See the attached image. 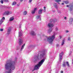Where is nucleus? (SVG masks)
Returning a JSON list of instances; mask_svg holds the SVG:
<instances>
[{
    "label": "nucleus",
    "mask_w": 73,
    "mask_h": 73,
    "mask_svg": "<svg viewBox=\"0 0 73 73\" xmlns=\"http://www.w3.org/2000/svg\"><path fill=\"white\" fill-rule=\"evenodd\" d=\"M46 55L45 54V51H43L40 52V56H39V55H38L37 56H35V59L36 61H37L38 60L42 58V57H45Z\"/></svg>",
    "instance_id": "nucleus-1"
},
{
    "label": "nucleus",
    "mask_w": 73,
    "mask_h": 73,
    "mask_svg": "<svg viewBox=\"0 0 73 73\" xmlns=\"http://www.w3.org/2000/svg\"><path fill=\"white\" fill-rule=\"evenodd\" d=\"M45 59L44 58L42 60H41L40 62H39L38 64L35 65L34 67V69L32 70L33 72L35 70H37V69H39L40 68L42 65L43 63H44V62L45 61Z\"/></svg>",
    "instance_id": "nucleus-2"
},
{
    "label": "nucleus",
    "mask_w": 73,
    "mask_h": 73,
    "mask_svg": "<svg viewBox=\"0 0 73 73\" xmlns=\"http://www.w3.org/2000/svg\"><path fill=\"white\" fill-rule=\"evenodd\" d=\"M46 39H44L45 41H47L48 42L51 44L52 43L54 39V35L52 36H50L49 37L48 36H45Z\"/></svg>",
    "instance_id": "nucleus-3"
},
{
    "label": "nucleus",
    "mask_w": 73,
    "mask_h": 73,
    "mask_svg": "<svg viewBox=\"0 0 73 73\" xmlns=\"http://www.w3.org/2000/svg\"><path fill=\"white\" fill-rule=\"evenodd\" d=\"M53 26H54V25L52 23H49L48 24V27L49 28H51L48 30L47 33H49L52 31V28L53 27Z\"/></svg>",
    "instance_id": "nucleus-4"
},
{
    "label": "nucleus",
    "mask_w": 73,
    "mask_h": 73,
    "mask_svg": "<svg viewBox=\"0 0 73 73\" xmlns=\"http://www.w3.org/2000/svg\"><path fill=\"white\" fill-rule=\"evenodd\" d=\"M66 7H69V8L70 9V11H72L73 9V2L72 4H70L69 5H67Z\"/></svg>",
    "instance_id": "nucleus-5"
},
{
    "label": "nucleus",
    "mask_w": 73,
    "mask_h": 73,
    "mask_svg": "<svg viewBox=\"0 0 73 73\" xmlns=\"http://www.w3.org/2000/svg\"><path fill=\"white\" fill-rule=\"evenodd\" d=\"M62 55H63V52H61L59 56V61L60 62H61V60H62Z\"/></svg>",
    "instance_id": "nucleus-6"
},
{
    "label": "nucleus",
    "mask_w": 73,
    "mask_h": 73,
    "mask_svg": "<svg viewBox=\"0 0 73 73\" xmlns=\"http://www.w3.org/2000/svg\"><path fill=\"white\" fill-rule=\"evenodd\" d=\"M12 12L11 11H6L3 13V15H9L10 14L12 13Z\"/></svg>",
    "instance_id": "nucleus-7"
},
{
    "label": "nucleus",
    "mask_w": 73,
    "mask_h": 73,
    "mask_svg": "<svg viewBox=\"0 0 73 73\" xmlns=\"http://www.w3.org/2000/svg\"><path fill=\"white\" fill-rule=\"evenodd\" d=\"M23 40L21 38H20L19 40V45H21L22 44H23Z\"/></svg>",
    "instance_id": "nucleus-8"
},
{
    "label": "nucleus",
    "mask_w": 73,
    "mask_h": 73,
    "mask_svg": "<svg viewBox=\"0 0 73 73\" xmlns=\"http://www.w3.org/2000/svg\"><path fill=\"white\" fill-rule=\"evenodd\" d=\"M4 20H5V17H3L2 19L0 21V25H1L3 23V21H4Z\"/></svg>",
    "instance_id": "nucleus-9"
},
{
    "label": "nucleus",
    "mask_w": 73,
    "mask_h": 73,
    "mask_svg": "<svg viewBox=\"0 0 73 73\" xmlns=\"http://www.w3.org/2000/svg\"><path fill=\"white\" fill-rule=\"evenodd\" d=\"M31 35H32V36H35L36 35V33H35V32H34L33 31H32L31 32Z\"/></svg>",
    "instance_id": "nucleus-10"
},
{
    "label": "nucleus",
    "mask_w": 73,
    "mask_h": 73,
    "mask_svg": "<svg viewBox=\"0 0 73 73\" xmlns=\"http://www.w3.org/2000/svg\"><path fill=\"white\" fill-rule=\"evenodd\" d=\"M37 10V8H35L34 10L31 11L32 14H34L35 13V11Z\"/></svg>",
    "instance_id": "nucleus-11"
},
{
    "label": "nucleus",
    "mask_w": 73,
    "mask_h": 73,
    "mask_svg": "<svg viewBox=\"0 0 73 73\" xmlns=\"http://www.w3.org/2000/svg\"><path fill=\"white\" fill-rule=\"evenodd\" d=\"M73 18H70V19L69 20V23H70V24H72V22H73Z\"/></svg>",
    "instance_id": "nucleus-12"
},
{
    "label": "nucleus",
    "mask_w": 73,
    "mask_h": 73,
    "mask_svg": "<svg viewBox=\"0 0 73 73\" xmlns=\"http://www.w3.org/2000/svg\"><path fill=\"white\" fill-rule=\"evenodd\" d=\"M23 35V31H21L19 32V37H21Z\"/></svg>",
    "instance_id": "nucleus-13"
},
{
    "label": "nucleus",
    "mask_w": 73,
    "mask_h": 73,
    "mask_svg": "<svg viewBox=\"0 0 73 73\" xmlns=\"http://www.w3.org/2000/svg\"><path fill=\"white\" fill-rule=\"evenodd\" d=\"M11 28H9L7 30V34L9 35L11 33Z\"/></svg>",
    "instance_id": "nucleus-14"
},
{
    "label": "nucleus",
    "mask_w": 73,
    "mask_h": 73,
    "mask_svg": "<svg viewBox=\"0 0 73 73\" xmlns=\"http://www.w3.org/2000/svg\"><path fill=\"white\" fill-rule=\"evenodd\" d=\"M25 46V44L22 46L21 48V50H20L21 51H22V50H23V49H24V46Z\"/></svg>",
    "instance_id": "nucleus-15"
},
{
    "label": "nucleus",
    "mask_w": 73,
    "mask_h": 73,
    "mask_svg": "<svg viewBox=\"0 0 73 73\" xmlns=\"http://www.w3.org/2000/svg\"><path fill=\"white\" fill-rule=\"evenodd\" d=\"M42 9H40L38 11V14H39L40 15L41 14V13H42Z\"/></svg>",
    "instance_id": "nucleus-16"
},
{
    "label": "nucleus",
    "mask_w": 73,
    "mask_h": 73,
    "mask_svg": "<svg viewBox=\"0 0 73 73\" xmlns=\"http://www.w3.org/2000/svg\"><path fill=\"white\" fill-rule=\"evenodd\" d=\"M54 6L55 8H56V9H57L58 8V7H57V3H55L54 4Z\"/></svg>",
    "instance_id": "nucleus-17"
},
{
    "label": "nucleus",
    "mask_w": 73,
    "mask_h": 73,
    "mask_svg": "<svg viewBox=\"0 0 73 73\" xmlns=\"http://www.w3.org/2000/svg\"><path fill=\"white\" fill-rule=\"evenodd\" d=\"M62 66L63 67H65V66H66V64L65 63V62H63L62 64Z\"/></svg>",
    "instance_id": "nucleus-18"
},
{
    "label": "nucleus",
    "mask_w": 73,
    "mask_h": 73,
    "mask_svg": "<svg viewBox=\"0 0 73 73\" xmlns=\"http://www.w3.org/2000/svg\"><path fill=\"white\" fill-rule=\"evenodd\" d=\"M17 4V3L16 2H13L12 3V5H15Z\"/></svg>",
    "instance_id": "nucleus-19"
},
{
    "label": "nucleus",
    "mask_w": 73,
    "mask_h": 73,
    "mask_svg": "<svg viewBox=\"0 0 73 73\" xmlns=\"http://www.w3.org/2000/svg\"><path fill=\"white\" fill-rule=\"evenodd\" d=\"M14 19V18H13V17H12L10 18L9 20L11 21H13V19Z\"/></svg>",
    "instance_id": "nucleus-20"
},
{
    "label": "nucleus",
    "mask_w": 73,
    "mask_h": 73,
    "mask_svg": "<svg viewBox=\"0 0 73 73\" xmlns=\"http://www.w3.org/2000/svg\"><path fill=\"white\" fill-rule=\"evenodd\" d=\"M63 2L65 3V4H68L69 3V1H64Z\"/></svg>",
    "instance_id": "nucleus-21"
},
{
    "label": "nucleus",
    "mask_w": 73,
    "mask_h": 73,
    "mask_svg": "<svg viewBox=\"0 0 73 73\" xmlns=\"http://www.w3.org/2000/svg\"><path fill=\"white\" fill-rule=\"evenodd\" d=\"M65 42V40H63L62 42L61 45L62 46L64 44V42Z\"/></svg>",
    "instance_id": "nucleus-22"
},
{
    "label": "nucleus",
    "mask_w": 73,
    "mask_h": 73,
    "mask_svg": "<svg viewBox=\"0 0 73 73\" xmlns=\"http://www.w3.org/2000/svg\"><path fill=\"white\" fill-rule=\"evenodd\" d=\"M27 14V12L26 11H25L23 13V15H26Z\"/></svg>",
    "instance_id": "nucleus-23"
},
{
    "label": "nucleus",
    "mask_w": 73,
    "mask_h": 73,
    "mask_svg": "<svg viewBox=\"0 0 73 73\" xmlns=\"http://www.w3.org/2000/svg\"><path fill=\"white\" fill-rule=\"evenodd\" d=\"M67 66H68V67H69L70 66H69V62H66Z\"/></svg>",
    "instance_id": "nucleus-24"
},
{
    "label": "nucleus",
    "mask_w": 73,
    "mask_h": 73,
    "mask_svg": "<svg viewBox=\"0 0 73 73\" xmlns=\"http://www.w3.org/2000/svg\"><path fill=\"white\" fill-rule=\"evenodd\" d=\"M55 1L57 3H58V2H60V1H61V0H55Z\"/></svg>",
    "instance_id": "nucleus-25"
},
{
    "label": "nucleus",
    "mask_w": 73,
    "mask_h": 73,
    "mask_svg": "<svg viewBox=\"0 0 73 73\" xmlns=\"http://www.w3.org/2000/svg\"><path fill=\"white\" fill-rule=\"evenodd\" d=\"M3 1L4 2H6V3L8 2V0H3Z\"/></svg>",
    "instance_id": "nucleus-26"
},
{
    "label": "nucleus",
    "mask_w": 73,
    "mask_h": 73,
    "mask_svg": "<svg viewBox=\"0 0 73 73\" xmlns=\"http://www.w3.org/2000/svg\"><path fill=\"white\" fill-rule=\"evenodd\" d=\"M40 15H38L36 17V19H38L39 18H40Z\"/></svg>",
    "instance_id": "nucleus-27"
},
{
    "label": "nucleus",
    "mask_w": 73,
    "mask_h": 73,
    "mask_svg": "<svg viewBox=\"0 0 73 73\" xmlns=\"http://www.w3.org/2000/svg\"><path fill=\"white\" fill-rule=\"evenodd\" d=\"M72 54V51H70L69 53V56H70Z\"/></svg>",
    "instance_id": "nucleus-28"
},
{
    "label": "nucleus",
    "mask_w": 73,
    "mask_h": 73,
    "mask_svg": "<svg viewBox=\"0 0 73 73\" xmlns=\"http://www.w3.org/2000/svg\"><path fill=\"white\" fill-rule=\"evenodd\" d=\"M55 31H58V28L57 27H56L55 28Z\"/></svg>",
    "instance_id": "nucleus-29"
},
{
    "label": "nucleus",
    "mask_w": 73,
    "mask_h": 73,
    "mask_svg": "<svg viewBox=\"0 0 73 73\" xmlns=\"http://www.w3.org/2000/svg\"><path fill=\"white\" fill-rule=\"evenodd\" d=\"M3 0H1L0 1V2L1 3V4H3V3H4V2H3Z\"/></svg>",
    "instance_id": "nucleus-30"
},
{
    "label": "nucleus",
    "mask_w": 73,
    "mask_h": 73,
    "mask_svg": "<svg viewBox=\"0 0 73 73\" xmlns=\"http://www.w3.org/2000/svg\"><path fill=\"white\" fill-rule=\"evenodd\" d=\"M68 41H70V37H68Z\"/></svg>",
    "instance_id": "nucleus-31"
},
{
    "label": "nucleus",
    "mask_w": 73,
    "mask_h": 73,
    "mask_svg": "<svg viewBox=\"0 0 73 73\" xmlns=\"http://www.w3.org/2000/svg\"><path fill=\"white\" fill-rule=\"evenodd\" d=\"M53 19H51L50 20V23H52V22H53Z\"/></svg>",
    "instance_id": "nucleus-32"
},
{
    "label": "nucleus",
    "mask_w": 73,
    "mask_h": 73,
    "mask_svg": "<svg viewBox=\"0 0 73 73\" xmlns=\"http://www.w3.org/2000/svg\"><path fill=\"white\" fill-rule=\"evenodd\" d=\"M0 31H1V32L3 31V29H0Z\"/></svg>",
    "instance_id": "nucleus-33"
},
{
    "label": "nucleus",
    "mask_w": 73,
    "mask_h": 73,
    "mask_svg": "<svg viewBox=\"0 0 73 73\" xmlns=\"http://www.w3.org/2000/svg\"><path fill=\"white\" fill-rule=\"evenodd\" d=\"M20 3H18L17 4V7H19V6H20Z\"/></svg>",
    "instance_id": "nucleus-34"
},
{
    "label": "nucleus",
    "mask_w": 73,
    "mask_h": 73,
    "mask_svg": "<svg viewBox=\"0 0 73 73\" xmlns=\"http://www.w3.org/2000/svg\"><path fill=\"white\" fill-rule=\"evenodd\" d=\"M58 13H61V11H60L59 10H58Z\"/></svg>",
    "instance_id": "nucleus-35"
},
{
    "label": "nucleus",
    "mask_w": 73,
    "mask_h": 73,
    "mask_svg": "<svg viewBox=\"0 0 73 73\" xmlns=\"http://www.w3.org/2000/svg\"><path fill=\"white\" fill-rule=\"evenodd\" d=\"M44 12H45V9H46V7H44Z\"/></svg>",
    "instance_id": "nucleus-36"
},
{
    "label": "nucleus",
    "mask_w": 73,
    "mask_h": 73,
    "mask_svg": "<svg viewBox=\"0 0 73 73\" xmlns=\"http://www.w3.org/2000/svg\"><path fill=\"white\" fill-rule=\"evenodd\" d=\"M32 0H29V3H31L32 2Z\"/></svg>",
    "instance_id": "nucleus-37"
},
{
    "label": "nucleus",
    "mask_w": 73,
    "mask_h": 73,
    "mask_svg": "<svg viewBox=\"0 0 73 73\" xmlns=\"http://www.w3.org/2000/svg\"><path fill=\"white\" fill-rule=\"evenodd\" d=\"M68 32H69V31L68 30L66 31V33H68Z\"/></svg>",
    "instance_id": "nucleus-38"
},
{
    "label": "nucleus",
    "mask_w": 73,
    "mask_h": 73,
    "mask_svg": "<svg viewBox=\"0 0 73 73\" xmlns=\"http://www.w3.org/2000/svg\"><path fill=\"white\" fill-rule=\"evenodd\" d=\"M57 21V19H54V21Z\"/></svg>",
    "instance_id": "nucleus-39"
},
{
    "label": "nucleus",
    "mask_w": 73,
    "mask_h": 73,
    "mask_svg": "<svg viewBox=\"0 0 73 73\" xmlns=\"http://www.w3.org/2000/svg\"><path fill=\"white\" fill-rule=\"evenodd\" d=\"M60 73H63V71H61Z\"/></svg>",
    "instance_id": "nucleus-40"
},
{
    "label": "nucleus",
    "mask_w": 73,
    "mask_h": 73,
    "mask_svg": "<svg viewBox=\"0 0 73 73\" xmlns=\"http://www.w3.org/2000/svg\"><path fill=\"white\" fill-rule=\"evenodd\" d=\"M64 19H65V20H66V17H64Z\"/></svg>",
    "instance_id": "nucleus-41"
},
{
    "label": "nucleus",
    "mask_w": 73,
    "mask_h": 73,
    "mask_svg": "<svg viewBox=\"0 0 73 73\" xmlns=\"http://www.w3.org/2000/svg\"><path fill=\"white\" fill-rule=\"evenodd\" d=\"M60 38H61V37H61V36H60Z\"/></svg>",
    "instance_id": "nucleus-42"
},
{
    "label": "nucleus",
    "mask_w": 73,
    "mask_h": 73,
    "mask_svg": "<svg viewBox=\"0 0 73 73\" xmlns=\"http://www.w3.org/2000/svg\"><path fill=\"white\" fill-rule=\"evenodd\" d=\"M56 46H59V45L58 44H57Z\"/></svg>",
    "instance_id": "nucleus-43"
},
{
    "label": "nucleus",
    "mask_w": 73,
    "mask_h": 73,
    "mask_svg": "<svg viewBox=\"0 0 73 73\" xmlns=\"http://www.w3.org/2000/svg\"><path fill=\"white\" fill-rule=\"evenodd\" d=\"M19 28H21V25L19 26Z\"/></svg>",
    "instance_id": "nucleus-44"
},
{
    "label": "nucleus",
    "mask_w": 73,
    "mask_h": 73,
    "mask_svg": "<svg viewBox=\"0 0 73 73\" xmlns=\"http://www.w3.org/2000/svg\"><path fill=\"white\" fill-rule=\"evenodd\" d=\"M62 5H64V3H62Z\"/></svg>",
    "instance_id": "nucleus-45"
},
{
    "label": "nucleus",
    "mask_w": 73,
    "mask_h": 73,
    "mask_svg": "<svg viewBox=\"0 0 73 73\" xmlns=\"http://www.w3.org/2000/svg\"><path fill=\"white\" fill-rule=\"evenodd\" d=\"M21 1H23V0H20Z\"/></svg>",
    "instance_id": "nucleus-46"
},
{
    "label": "nucleus",
    "mask_w": 73,
    "mask_h": 73,
    "mask_svg": "<svg viewBox=\"0 0 73 73\" xmlns=\"http://www.w3.org/2000/svg\"><path fill=\"white\" fill-rule=\"evenodd\" d=\"M43 36H45V35H44V34H43Z\"/></svg>",
    "instance_id": "nucleus-47"
},
{
    "label": "nucleus",
    "mask_w": 73,
    "mask_h": 73,
    "mask_svg": "<svg viewBox=\"0 0 73 73\" xmlns=\"http://www.w3.org/2000/svg\"><path fill=\"white\" fill-rule=\"evenodd\" d=\"M54 35H55V33H54Z\"/></svg>",
    "instance_id": "nucleus-48"
},
{
    "label": "nucleus",
    "mask_w": 73,
    "mask_h": 73,
    "mask_svg": "<svg viewBox=\"0 0 73 73\" xmlns=\"http://www.w3.org/2000/svg\"><path fill=\"white\" fill-rule=\"evenodd\" d=\"M34 46H32V47H34Z\"/></svg>",
    "instance_id": "nucleus-49"
},
{
    "label": "nucleus",
    "mask_w": 73,
    "mask_h": 73,
    "mask_svg": "<svg viewBox=\"0 0 73 73\" xmlns=\"http://www.w3.org/2000/svg\"><path fill=\"white\" fill-rule=\"evenodd\" d=\"M55 73H58V72H56Z\"/></svg>",
    "instance_id": "nucleus-50"
},
{
    "label": "nucleus",
    "mask_w": 73,
    "mask_h": 73,
    "mask_svg": "<svg viewBox=\"0 0 73 73\" xmlns=\"http://www.w3.org/2000/svg\"><path fill=\"white\" fill-rule=\"evenodd\" d=\"M0 42H1V39H0Z\"/></svg>",
    "instance_id": "nucleus-51"
},
{
    "label": "nucleus",
    "mask_w": 73,
    "mask_h": 73,
    "mask_svg": "<svg viewBox=\"0 0 73 73\" xmlns=\"http://www.w3.org/2000/svg\"><path fill=\"white\" fill-rule=\"evenodd\" d=\"M58 4H60V3H58Z\"/></svg>",
    "instance_id": "nucleus-52"
},
{
    "label": "nucleus",
    "mask_w": 73,
    "mask_h": 73,
    "mask_svg": "<svg viewBox=\"0 0 73 73\" xmlns=\"http://www.w3.org/2000/svg\"><path fill=\"white\" fill-rule=\"evenodd\" d=\"M20 24H21V23H20Z\"/></svg>",
    "instance_id": "nucleus-53"
},
{
    "label": "nucleus",
    "mask_w": 73,
    "mask_h": 73,
    "mask_svg": "<svg viewBox=\"0 0 73 73\" xmlns=\"http://www.w3.org/2000/svg\"><path fill=\"white\" fill-rule=\"evenodd\" d=\"M33 73H35V72H34Z\"/></svg>",
    "instance_id": "nucleus-54"
}]
</instances>
